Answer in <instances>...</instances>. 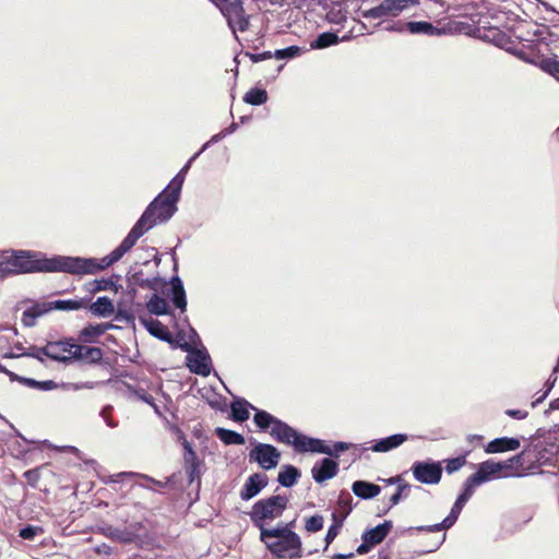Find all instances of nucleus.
I'll return each instance as SVG.
<instances>
[{
    "instance_id": "38",
    "label": "nucleus",
    "mask_w": 559,
    "mask_h": 559,
    "mask_svg": "<svg viewBox=\"0 0 559 559\" xmlns=\"http://www.w3.org/2000/svg\"><path fill=\"white\" fill-rule=\"evenodd\" d=\"M147 311L155 316H165L169 313L167 301L157 294H153L146 302Z\"/></svg>"
},
{
    "instance_id": "25",
    "label": "nucleus",
    "mask_w": 559,
    "mask_h": 559,
    "mask_svg": "<svg viewBox=\"0 0 559 559\" xmlns=\"http://www.w3.org/2000/svg\"><path fill=\"white\" fill-rule=\"evenodd\" d=\"M169 284V297L173 305L181 312H185L187 309V296L181 278L178 275H175L170 278Z\"/></svg>"
},
{
    "instance_id": "45",
    "label": "nucleus",
    "mask_w": 559,
    "mask_h": 559,
    "mask_svg": "<svg viewBox=\"0 0 559 559\" xmlns=\"http://www.w3.org/2000/svg\"><path fill=\"white\" fill-rule=\"evenodd\" d=\"M91 285L93 286L88 289L91 293L109 290V289H112L117 293L119 290V288H121V285H118L111 278L94 280L91 283Z\"/></svg>"
},
{
    "instance_id": "44",
    "label": "nucleus",
    "mask_w": 559,
    "mask_h": 559,
    "mask_svg": "<svg viewBox=\"0 0 559 559\" xmlns=\"http://www.w3.org/2000/svg\"><path fill=\"white\" fill-rule=\"evenodd\" d=\"M22 384L40 391H51L59 388V383L55 382L53 380L38 381L26 377H24V380H22Z\"/></svg>"
},
{
    "instance_id": "11",
    "label": "nucleus",
    "mask_w": 559,
    "mask_h": 559,
    "mask_svg": "<svg viewBox=\"0 0 559 559\" xmlns=\"http://www.w3.org/2000/svg\"><path fill=\"white\" fill-rule=\"evenodd\" d=\"M467 501H465L462 497L457 496L454 504L451 508L450 513L448 516L440 523L432 524V525H420V526H409L402 531V534H409L413 533H436L441 531H447L451 528L455 522L457 521L464 506Z\"/></svg>"
},
{
    "instance_id": "61",
    "label": "nucleus",
    "mask_w": 559,
    "mask_h": 559,
    "mask_svg": "<svg viewBox=\"0 0 559 559\" xmlns=\"http://www.w3.org/2000/svg\"><path fill=\"white\" fill-rule=\"evenodd\" d=\"M225 138H226V136L224 135V133H223L222 131H221V132H218V133H216V134H214V135H212V138H211L207 142H205V143L201 146V148H200L198 152H200V155H201V154H202L205 150H207L212 144H215V143H217V142L222 141V140H223V139H225Z\"/></svg>"
},
{
    "instance_id": "7",
    "label": "nucleus",
    "mask_w": 559,
    "mask_h": 559,
    "mask_svg": "<svg viewBox=\"0 0 559 559\" xmlns=\"http://www.w3.org/2000/svg\"><path fill=\"white\" fill-rule=\"evenodd\" d=\"M216 5L234 34L237 31L246 32L249 28V15L245 13L241 0H216Z\"/></svg>"
},
{
    "instance_id": "60",
    "label": "nucleus",
    "mask_w": 559,
    "mask_h": 559,
    "mask_svg": "<svg viewBox=\"0 0 559 559\" xmlns=\"http://www.w3.org/2000/svg\"><path fill=\"white\" fill-rule=\"evenodd\" d=\"M246 56L249 57V59L254 63L264 61V60H267V59H271L272 57H274L273 52H271V51H263V52H258V53L246 52Z\"/></svg>"
},
{
    "instance_id": "13",
    "label": "nucleus",
    "mask_w": 559,
    "mask_h": 559,
    "mask_svg": "<svg viewBox=\"0 0 559 559\" xmlns=\"http://www.w3.org/2000/svg\"><path fill=\"white\" fill-rule=\"evenodd\" d=\"M393 527L392 521H384L374 527L366 530L361 535V544L356 551L359 555L368 554L373 547L381 544Z\"/></svg>"
},
{
    "instance_id": "57",
    "label": "nucleus",
    "mask_w": 559,
    "mask_h": 559,
    "mask_svg": "<svg viewBox=\"0 0 559 559\" xmlns=\"http://www.w3.org/2000/svg\"><path fill=\"white\" fill-rule=\"evenodd\" d=\"M342 525H343V519H341L337 524L330 525V527L328 528V532L325 534V537H324V542H325L324 550H326L329 545L336 538Z\"/></svg>"
},
{
    "instance_id": "21",
    "label": "nucleus",
    "mask_w": 559,
    "mask_h": 559,
    "mask_svg": "<svg viewBox=\"0 0 559 559\" xmlns=\"http://www.w3.org/2000/svg\"><path fill=\"white\" fill-rule=\"evenodd\" d=\"M138 527H140V523L124 528L107 526L104 528V534L115 542H119L121 544H132L139 538L136 533Z\"/></svg>"
},
{
    "instance_id": "50",
    "label": "nucleus",
    "mask_w": 559,
    "mask_h": 559,
    "mask_svg": "<svg viewBox=\"0 0 559 559\" xmlns=\"http://www.w3.org/2000/svg\"><path fill=\"white\" fill-rule=\"evenodd\" d=\"M115 320L130 324L134 322V314L122 302H118Z\"/></svg>"
},
{
    "instance_id": "32",
    "label": "nucleus",
    "mask_w": 559,
    "mask_h": 559,
    "mask_svg": "<svg viewBox=\"0 0 559 559\" xmlns=\"http://www.w3.org/2000/svg\"><path fill=\"white\" fill-rule=\"evenodd\" d=\"M352 490L356 497L369 500L381 492V487L367 480H355L352 485Z\"/></svg>"
},
{
    "instance_id": "18",
    "label": "nucleus",
    "mask_w": 559,
    "mask_h": 559,
    "mask_svg": "<svg viewBox=\"0 0 559 559\" xmlns=\"http://www.w3.org/2000/svg\"><path fill=\"white\" fill-rule=\"evenodd\" d=\"M140 320L152 336L169 344L171 348H178L177 344L181 342L176 341L168 328L160 321L153 318H141Z\"/></svg>"
},
{
    "instance_id": "33",
    "label": "nucleus",
    "mask_w": 559,
    "mask_h": 559,
    "mask_svg": "<svg viewBox=\"0 0 559 559\" xmlns=\"http://www.w3.org/2000/svg\"><path fill=\"white\" fill-rule=\"evenodd\" d=\"M88 310L94 317L108 318L115 313V306L109 297L102 296L88 306Z\"/></svg>"
},
{
    "instance_id": "28",
    "label": "nucleus",
    "mask_w": 559,
    "mask_h": 559,
    "mask_svg": "<svg viewBox=\"0 0 559 559\" xmlns=\"http://www.w3.org/2000/svg\"><path fill=\"white\" fill-rule=\"evenodd\" d=\"M56 346L57 345H48V344H46V346H44V347L31 346L20 355H15L13 353H5L3 355V357L4 358L32 357V358L37 359L40 362H44L45 361L44 357L58 358L55 354H52L53 353L52 349L56 348Z\"/></svg>"
},
{
    "instance_id": "16",
    "label": "nucleus",
    "mask_w": 559,
    "mask_h": 559,
    "mask_svg": "<svg viewBox=\"0 0 559 559\" xmlns=\"http://www.w3.org/2000/svg\"><path fill=\"white\" fill-rule=\"evenodd\" d=\"M299 15L300 12L295 9L283 10L273 20H267L266 27L278 34L293 32L292 27L297 22Z\"/></svg>"
},
{
    "instance_id": "19",
    "label": "nucleus",
    "mask_w": 559,
    "mask_h": 559,
    "mask_svg": "<svg viewBox=\"0 0 559 559\" xmlns=\"http://www.w3.org/2000/svg\"><path fill=\"white\" fill-rule=\"evenodd\" d=\"M269 478L263 473H254L250 475L242 488L240 489L239 496L243 501L251 500L252 498L257 497L262 489H264L267 486Z\"/></svg>"
},
{
    "instance_id": "34",
    "label": "nucleus",
    "mask_w": 559,
    "mask_h": 559,
    "mask_svg": "<svg viewBox=\"0 0 559 559\" xmlns=\"http://www.w3.org/2000/svg\"><path fill=\"white\" fill-rule=\"evenodd\" d=\"M48 313L45 301L35 302L23 311L22 323L25 328H33L36 324V320Z\"/></svg>"
},
{
    "instance_id": "2",
    "label": "nucleus",
    "mask_w": 559,
    "mask_h": 559,
    "mask_svg": "<svg viewBox=\"0 0 559 559\" xmlns=\"http://www.w3.org/2000/svg\"><path fill=\"white\" fill-rule=\"evenodd\" d=\"M109 267L104 258L55 255L47 258L40 251L0 250V280L12 275L37 272H63L72 275L95 274Z\"/></svg>"
},
{
    "instance_id": "63",
    "label": "nucleus",
    "mask_w": 559,
    "mask_h": 559,
    "mask_svg": "<svg viewBox=\"0 0 559 559\" xmlns=\"http://www.w3.org/2000/svg\"><path fill=\"white\" fill-rule=\"evenodd\" d=\"M384 28L388 32H395V33H404L405 31H407L405 23H401V22L391 23V24L386 25Z\"/></svg>"
},
{
    "instance_id": "3",
    "label": "nucleus",
    "mask_w": 559,
    "mask_h": 559,
    "mask_svg": "<svg viewBox=\"0 0 559 559\" xmlns=\"http://www.w3.org/2000/svg\"><path fill=\"white\" fill-rule=\"evenodd\" d=\"M260 540L277 559H300L302 557L301 538L292 530V523H278L275 527L263 530Z\"/></svg>"
},
{
    "instance_id": "42",
    "label": "nucleus",
    "mask_w": 559,
    "mask_h": 559,
    "mask_svg": "<svg viewBox=\"0 0 559 559\" xmlns=\"http://www.w3.org/2000/svg\"><path fill=\"white\" fill-rule=\"evenodd\" d=\"M445 537H447V535H445V533H443L440 538H436V537L435 538H429L427 540L428 548L421 549V550H415L409 557H404V558H401V559H415V558L420 557L423 555L437 551L441 547V545L444 543Z\"/></svg>"
},
{
    "instance_id": "24",
    "label": "nucleus",
    "mask_w": 559,
    "mask_h": 559,
    "mask_svg": "<svg viewBox=\"0 0 559 559\" xmlns=\"http://www.w3.org/2000/svg\"><path fill=\"white\" fill-rule=\"evenodd\" d=\"M521 441L515 437H500L487 443L485 447L486 453H502L508 451H515L520 448Z\"/></svg>"
},
{
    "instance_id": "48",
    "label": "nucleus",
    "mask_w": 559,
    "mask_h": 559,
    "mask_svg": "<svg viewBox=\"0 0 559 559\" xmlns=\"http://www.w3.org/2000/svg\"><path fill=\"white\" fill-rule=\"evenodd\" d=\"M337 502H338V507L344 512L343 518H342L344 520L353 510V506H352L353 497L350 496V493L347 490L343 489L340 492Z\"/></svg>"
},
{
    "instance_id": "20",
    "label": "nucleus",
    "mask_w": 559,
    "mask_h": 559,
    "mask_svg": "<svg viewBox=\"0 0 559 559\" xmlns=\"http://www.w3.org/2000/svg\"><path fill=\"white\" fill-rule=\"evenodd\" d=\"M502 472V466L493 460H487L478 464L477 471L471 476L474 478L473 481L483 485L492 479L499 478V474Z\"/></svg>"
},
{
    "instance_id": "9",
    "label": "nucleus",
    "mask_w": 559,
    "mask_h": 559,
    "mask_svg": "<svg viewBox=\"0 0 559 559\" xmlns=\"http://www.w3.org/2000/svg\"><path fill=\"white\" fill-rule=\"evenodd\" d=\"M178 348L186 352V365L192 373L207 377L211 373L212 359L206 348L193 347L188 342L177 344Z\"/></svg>"
},
{
    "instance_id": "62",
    "label": "nucleus",
    "mask_w": 559,
    "mask_h": 559,
    "mask_svg": "<svg viewBox=\"0 0 559 559\" xmlns=\"http://www.w3.org/2000/svg\"><path fill=\"white\" fill-rule=\"evenodd\" d=\"M506 414L508 416H510L514 419H519V420L525 419L528 415V413L526 411H522V409H507Z\"/></svg>"
},
{
    "instance_id": "36",
    "label": "nucleus",
    "mask_w": 559,
    "mask_h": 559,
    "mask_svg": "<svg viewBox=\"0 0 559 559\" xmlns=\"http://www.w3.org/2000/svg\"><path fill=\"white\" fill-rule=\"evenodd\" d=\"M214 432L215 436L226 445H242L246 442L245 437L235 430L217 427Z\"/></svg>"
},
{
    "instance_id": "31",
    "label": "nucleus",
    "mask_w": 559,
    "mask_h": 559,
    "mask_svg": "<svg viewBox=\"0 0 559 559\" xmlns=\"http://www.w3.org/2000/svg\"><path fill=\"white\" fill-rule=\"evenodd\" d=\"M88 299H58L53 301H45L48 312L52 310L59 311H74L85 308L88 304Z\"/></svg>"
},
{
    "instance_id": "35",
    "label": "nucleus",
    "mask_w": 559,
    "mask_h": 559,
    "mask_svg": "<svg viewBox=\"0 0 559 559\" xmlns=\"http://www.w3.org/2000/svg\"><path fill=\"white\" fill-rule=\"evenodd\" d=\"M300 475V471L296 466L287 464L278 472L277 481L281 486L289 488L298 481Z\"/></svg>"
},
{
    "instance_id": "5",
    "label": "nucleus",
    "mask_w": 559,
    "mask_h": 559,
    "mask_svg": "<svg viewBox=\"0 0 559 559\" xmlns=\"http://www.w3.org/2000/svg\"><path fill=\"white\" fill-rule=\"evenodd\" d=\"M287 503L288 499L282 495L271 496L254 502L248 515L253 526L260 531V535H262L263 530H270L266 527L269 522L282 516Z\"/></svg>"
},
{
    "instance_id": "41",
    "label": "nucleus",
    "mask_w": 559,
    "mask_h": 559,
    "mask_svg": "<svg viewBox=\"0 0 559 559\" xmlns=\"http://www.w3.org/2000/svg\"><path fill=\"white\" fill-rule=\"evenodd\" d=\"M502 466V471L510 469L514 471L511 476L523 477L525 475L520 454H515L512 457L498 462Z\"/></svg>"
},
{
    "instance_id": "58",
    "label": "nucleus",
    "mask_w": 559,
    "mask_h": 559,
    "mask_svg": "<svg viewBox=\"0 0 559 559\" xmlns=\"http://www.w3.org/2000/svg\"><path fill=\"white\" fill-rule=\"evenodd\" d=\"M543 69L559 81V61L547 59L543 62Z\"/></svg>"
},
{
    "instance_id": "27",
    "label": "nucleus",
    "mask_w": 559,
    "mask_h": 559,
    "mask_svg": "<svg viewBox=\"0 0 559 559\" xmlns=\"http://www.w3.org/2000/svg\"><path fill=\"white\" fill-rule=\"evenodd\" d=\"M103 355V349L99 347L84 346L75 342L72 360H83L88 364H97L102 360Z\"/></svg>"
},
{
    "instance_id": "10",
    "label": "nucleus",
    "mask_w": 559,
    "mask_h": 559,
    "mask_svg": "<svg viewBox=\"0 0 559 559\" xmlns=\"http://www.w3.org/2000/svg\"><path fill=\"white\" fill-rule=\"evenodd\" d=\"M253 448L249 452V462L257 463L262 469L269 471L275 468L281 460L280 450L270 443L257 442L250 439Z\"/></svg>"
},
{
    "instance_id": "26",
    "label": "nucleus",
    "mask_w": 559,
    "mask_h": 559,
    "mask_svg": "<svg viewBox=\"0 0 559 559\" xmlns=\"http://www.w3.org/2000/svg\"><path fill=\"white\" fill-rule=\"evenodd\" d=\"M407 440L408 436L406 433H394L389 437L376 440L369 449L373 452L385 453L399 448Z\"/></svg>"
},
{
    "instance_id": "6",
    "label": "nucleus",
    "mask_w": 559,
    "mask_h": 559,
    "mask_svg": "<svg viewBox=\"0 0 559 559\" xmlns=\"http://www.w3.org/2000/svg\"><path fill=\"white\" fill-rule=\"evenodd\" d=\"M419 0H381L378 5L361 12L362 17L386 20L397 17L412 7L419 5Z\"/></svg>"
},
{
    "instance_id": "37",
    "label": "nucleus",
    "mask_w": 559,
    "mask_h": 559,
    "mask_svg": "<svg viewBox=\"0 0 559 559\" xmlns=\"http://www.w3.org/2000/svg\"><path fill=\"white\" fill-rule=\"evenodd\" d=\"M340 43V37L333 32H323L310 43L311 49H323Z\"/></svg>"
},
{
    "instance_id": "46",
    "label": "nucleus",
    "mask_w": 559,
    "mask_h": 559,
    "mask_svg": "<svg viewBox=\"0 0 559 559\" xmlns=\"http://www.w3.org/2000/svg\"><path fill=\"white\" fill-rule=\"evenodd\" d=\"M302 52V48L296 45L288 46L286 48L277 49L273 52L274 58L278 60H290Z\"/></svg>"
},
{
    "instance_id": "4",
    "label": "nucleus",
    "mask_w": 559,
    "mask_h": 559,
    "mask_svg": "<svg viewBox=\"0 0 559 559\" xmlns=\"http://www.w3.org/2000/svg\"><path fill=\"white\" fill-rule=\"evenodd\" d=\"M253 423L260 431H267L276 442L292 445L296 451L302 433L287 423L258 407L254 408Z\"/></svg>"
},
{
    "instance_id": "29",
    "label": "nucleus",
    "mask_w": 559,
    "mask_h": 559,
    "mask_svg": "<svg viewBox=\"0 0 559 559\" xmlns=\"http://www.w3.org/2000/svg\"><path fill=\"white\" fill-rule=\"evenodd\" d=\"M48 345H57L56 348H53V353L58 358H50L53 361L58 362H69L72 360L73 350L75 347V340L73 338H66L58 342H48Z\"/></svg>"
},
{
    "instance_id": "51",
    "label": "nucleus",
    "mask_w": 559,
    "mask_h": 559,
    "mask_svg": "<svg viewBox=\"0 0 559 559\" xmlns=\"http://www.w3.org/2000/svg\"><path fill=\"white\" fill-rule=\"evenodd\" d=\"M43 533V527L28 524L20 530L19 536L25 540H34L37 535Z\"/></svg>"
},
{
    "instance_id": "22",
    "label": "nucleus",
    "mask_w": 559,
    "mask_h": 559,
    "mask_svg": "<svg viewBox=\"0 0 559 559\" xmlns=\"http://www.w3.org/2000/svg\"><path fill=\"white\" fill-rule=\"evenodd\" d=\"M535 437L531 438L527 445L519 453L521 456L524 473H533L534 469L540 467L539 459L537 455Z\"/></svg>"
},
{
    "instance_id": "56",
    "label": "nucleus",
    "mask_w": 559,
    "mask_h": 559,
    "mask_svg": "<svg viewBox=\"0 0 559 559\" xmlns=\"http://www.w3.org/2000/svg\"><path fill=\"white\" fill-rule=\"evenodd\" d=\"M134 476H138V477H141V478H144L145 480L147 481H151L159 487H164L166 484L159 481V480H156L150 476H146V475H142V474H136V473H127V472H123V473H119V474H115L111 476V480L112 481H119L120 478H124V477H134Z\"/></svg>"
},
{
    "instance_id": "49",
    "label": "nucleus",
    "mask_w": 559,
    "mask_h": 559,
    "mask_svg": "<svg viewBox=\"0 0 559 559\" xmlns=\"http://www.w3.org/2000/svg\"><path fill=\"white\" fill-rule=\"evenodd\" d=\"M412 486L407 483L400 484L396 491L390 497V508L400 503L402 499L407 498Z\"/></svg>"
},
{
    "instance_id": "64",
    "label": "nucleus",
    "mask_w": 559,
    "mask_h": 559,
    "mask_svg": "<svg viewBox=\"0 0 559 559\" xmlns=\"http://www.w3.org/2000/svg\"><path fill=\"white\" fill-rule=\"evenodd\" d=\"M187 342L190 343L193 347H195L197 344L201 342L198 332L190 325Z\"/></svg>"
},
{
    "instance_id": "15",
    "label": "nucleus",
    "mask_w": 559,
    "mask_h": 559,
    "mask_svg": "<svg viewBox=\"0 0 559 559\" xmlns=\"http://www.w3.org/2000/svg\"><path fill=\"white\" fill-rule=\"evenodd\" d=\"M160 281L162 278L159 276L144 277V273L142 270H135L131 267L127 274V282L129 288L128 293L130 295V299L133 300V298L136 295L135 286L156 290L158 283Z\"/></svg>"
},
{
    "instance_id": "23",
    "label": "nucleus",
    "mask_w": 559,
    "mask_h": 559,
    "mask_svg": "<svg viewBox=\"0 0 559 559\" xmlns=\"http://www.w3.org/2000/svg\"><path fill=\"white\" fill-rule=\"evenodd\" d=\"M407 32L413 35H426L429 37H439L445 34V29L437 27L427 21H409L405 23Z\"/></svg>"
},
{
    "instance_id": "30",
    "label": "nucleus",
    "mask_w": 559,
    "mask_h": 559,
    "mask_svg": "<svg viewBox=\"0 0 559 559\" xmlns=\"http://www.w3.org/2000/svg\"><path fill=\"white\" fill-rule=\"evenodd\" d=\"M257 408L252 404H250L247 400L242 397H236L230 403V419L236 423H243L249 419L250 412L249 409L254 411Z\"/></svg>"
},
{
    "instance_id": "52",
    "label": "nucleus",
    "mask_w": 559,
    "mask_h": 559,
    "mask_svg": "<svg viewBox=\"0 0 559 559\" xmlns=\"http://www.w3.org/2000/svg\"><path fill=\"white\" fill-rule=\"evenodd\" d=\"M201 466L202 465H189L185 466V471L190 485L197 481V488L201 485Z\"/></svg>"
},
{
    "instance_id": "14",
    "label": "nucleus",
    "mask_w": 559,
    "mask_h": 559,
    "mask_svg": "<svg viewBox=\"0 0 559 559\" xmlns=\"http://www.w3.org/2000/svg\"><path fill=\"white\" fill-rule=\"evenodd\" d=\"M535 440L540 466H555L558 471L552 474H559V443L552 441L550 436L544 439L535 437Z\"/></svg>"
},
{
    "instance_id": "1",
    "label": "nucleus",
    "mask_w": 559,
    "mask_h": 559,
    "mask_svg": "<svg viewBox=\"0 0 559 559\" xmlns=\"http://www.w3.org/2000/svg\"><path fill=\"white\" fill-rule=\"evenodd\" d=\"M199 156L200 152L192 155L166 188L150 202L120 245L108 255L104 257L105 264L110 266L121 260V258L135 246L136 241L144 234L157 225L166 224L176 214L178 211L177 203L180 199L186 176L192 163Z\"/></svg>"
},
{
    "instance_id": "55",
    "label": "nucleus",
    "mask_w": 559,
    "mask_h": 559,
    "mask_svg": "<svg viewBox=\"0 0 559 559\" xmlns=\"http://www.w3.org/2000/svg\"><path fill=\"white\" fill-rule=\"evenodd\" d=\"M466 464L465 456H456L453 459H449L445 461V472L448 474H453L460 471Z\"/></svg>"
},
{
    "instance_id": "53",
    "label": "nucleus",
    "mask_w": 559,
    "mask_h": 559,
    "mask_svg": "<svg viewBox=\"0 0 559 559\" xmlns=\"http://www.w3.org/2000/svg\"><path fill=\"white\" fill-rule=\"evenodd\" d=\"M324 519L320 514H316L307 519L305 528L310 533L319 532L323 528Z\"/></svg>"
},
{
    "instance_id": "12",
    "label": "nucleus",
    "mask_w": 559,
    "mask_h": 559,
    "mask_svg": "<svg viewBox=\"0 0 559 559\" xmlns=\"http://www.w3.org/2000/svg\"><path fill=\"white\" fill-rule=\"evenodd\" d=\"M411 469L414 478L426 485H436L442 477V466L438 461H416Z\"/></svg>"
},
{
    "instance_id": "43",
    "label": "nucleus",
    "mask_w": 559,
    "mask_h": 559,
    "mask_svg": "<svg viewBox=\"0 0 559 559\" xmlns=\"http://www.w3.org/2000/svg\"><path fill=\"white\" fill-rule=\"evenodd\" d=\"M127 389L132 396L152 406L156 414H160L158 406L155 404L154 397L143 388H134L131 384H127Z\"/></svg>"
},
{
    "instance_id": "54",
    "label": "nucleus",
    "mask_w": 559,
    "mask_h": 559,
    "mask_svg": "<svg viewBox=\"0 0 559 559\" xmlns=\"http://www.w3.org/2000/svg\"><path fill=\"white\" fill-rule=\"evenodd\" d=\"M474 478L472 476L467 477L463 484L462 492L459 495L465 501H468L475 492V489L480 486L478 483L473 481Z\"/></svg>"
},
{
    "instance_id": "17",
    "label": "nucleus",
    "mask_w": 559,
    "mask_h": 559,
    "mask_svg": "<svg viewBox=\"0 0 559 559\" xmlns=\"http://www.w3.org/2000/svg\"><path fill=\"white\" fill-rule=\"evenodd\" d=\"M338 462L331 457H323L316 462L311 468V475L316 483L323 484L332 479L338 473Z\"/></svg>"
},
{
    "instance_id": "40",
    "label": "nucleus",
    "mask_w": 559,
    "mask_h": 559,
    "mask_svg": "<svg viewBox=\"0 0 559 559\" xmlns=\"http://www.w3.org/2000/svg\"><path fill=\"white\" fill-rule=\"evenodd\" d=\"M266 100L267 92L259 87L250 88L243 96V102L252 106L263 105Z\"/></svg>"
},
{
    "instance_id": "47",
    "label": "nucleus",
    "mask_w": 559,
    "mask_h": 559,
    "mask_svg": "<svg viewBox=\"0 0 559 559\" xmlns=\"http://www.w3.org/2000/svg\"><path fill=\"white\" fill-rule=\"evenodd\" d=\"M183 464L185 466L189 465H202V461L198 457L195 451L193 450L191 443L188 440H183Z\"/></svg>"
},
{
    "instance_id": "8",
    "label": "nucleus",
    "mask_w": 559,
    "mask_h": 559,
    "mask_svg": "<svg viewBox=\"0 0 559 559\" xmlns=\"http://www.w3.org/2000/svg\"><path fill=\"white\" fill-rule=\"evenodd\" d=\"M356 447V444L336 441L333 443V447H329L325 442L319 438L309 437L306 435H301V438L298 442L296 452L298 453H322L328 454L330 456L338 457L341 452L349 450Z\"/></svg>"
},
{
    "instance_id": "59",
    "label": "nucleus",
    "mask_w": 559,
    "mask_h": 559,
    "mask_svg": "<svg viewBox=\"0 0 559 559\" xmlns=\"http://www.w3.org/2000/svg\"><path fill=\"white\" fill-rule=\"evenodd\" d=\"M111 412H112V406L106 405L102 408L99 415H100V417L104 418V420L106 421L108 427L116 428L118 426V423L110 418Z\"/></svg>"
},
{
    "instance_id": "39",
    "label": "nucleus",
    "mask_w": 559,
    "mask_h": 559,
    "mask_svg": "<svg viewBox=\"0 0 559 559\" xmlns=\"http://www.w3.org/2000/svg\"><path fill=\"white\" fill-rule=\"evenodd\" d=\"M103 334L99 323H90L80 331L78 340L83 343H96Z\"/></svg>"
}]
</instances>
